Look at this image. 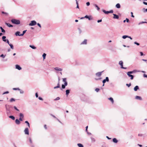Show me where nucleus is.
Here are the masks:
<instances>
[{"label": "nucleus", "mask_w": 147, "mask_h": 147, "mask_svg": "<svg viewBox=\"0 0 147 147\" xmlns=\"http://www.w3.org/2000/svg\"><path fill=\"white\" fill-rule=\"evenodd\" d=\"M86 5L87 6H88L90 5V3L89 2H87L86 3Z\"/></svg>", "instance_id": "obj_53"}, {"label": "nucleus", "mask_w": 147, "mask_h": 147, "mask_svg": "<svg viewBox=\"0 0 147 147\" xmlns=\"http://www.w3.org/2000/svg\"><path fill=\"white\" fill-rule=\"evenodd\" d=\"M16 123L17 125H19L20 124V121L18 119H16L15 120Z\"/></svg>", "instance_id": "obj_14"}, {"label": "nucleus", "mask_w": 147, "mask_h": 147, "mask_svg": "<svg viewBox=\"0 0 147 147\" xmlns=\"http://www.w3.org/2000/svg\"><path fill=\"white\" fill-rule=\"evenodd\" d=\"M54 69L56 71H62V69L59 68L58 67H55L54 68Z\"/></svg>", "instance_id": "obj_13"}, {"label": "nucleus", "mask_w": 147, "mask_h": 147, "mask_svg": "<svg viewBox=\"0 0 147 147\" xmlns=\"http://www.w3.org/2000/svg\"><path fill=\"white\" fill-rule=\"evenodd\" d=\"M20 91V94H22L24 93V91L22 90H21L20 89V90H19Z\"/></svg>", "instance_id": "obj_44"}, {"label": "nucleus", "mask_w": 147, "mask_h": 147, "mask_svg": "<svg viewBox=\"0 0 147 147\" xmlns=\"http://www.w3.org/2000/svg\"><path fill=\"white\" fill-rule=\"evenodd\" d=\"M60 99V98L59 97H57L55 99H54L55 100H59Z\"/></svg>", "instance_id": "obj_43"}, {"label": "nucleus", "mask_w": 147, "mask_h": 147, "mask_svg": "<svg viewBox=\"0 0 147 147\" xmlns=\"http://www.w3.org/2000/svg\"><path fill=\"white\" fill-rule=\"evenodd\" d=\"M65 86H64V84H62V89H64L65 88Z\"/></svg>", "instance_id": "obj_48"}, {"label": "nucleus", "mask_w": 147, "mask_h": 147, "mask_svg": "<svg viewBox=\"0 0 147 147\" xmlns=\"http://www.w3.org/2000/svg\"><path fill=\"white\" fill-rule=\"evenodd\" d=\"M6 38V37L5 36H3L2 37V39L3 41L5 42H6L7 41V40L5 39Z\"/></svg>", "instance_id": "obj_23"}, {"label": "nucleus", "mask_w": 147, "mask_h": 147, "mask_svg": "<svg viewBox=\"0 0 147 147\" xmlns=\"http://www.w3.org/2000/svg\"><path fill=\"white\" fill-rule=\"evenodd\" d=\"M147 23V22H139L138 24V25H140V24H144V23Z\"/></svg>", "instance_id": "obj_36"}, {"label": "nucleus", "mask_w": 147, "mask_h": 147, "mask_svg": "<svg viewBox=\"0 0 147 147\" xmlns=\"http://www.w3.org/2000/svg\"><path fill=\"white\" fill-rule=\"evenodd\" d=\"M20 32L17 31L15 33V35L16 36H21L20 35Z\"/></svg>", "instance_id": "obj_18"}, {"label": "nucleus", "mask_w": 147, "mask_h": 147, "mask_svg": "<svg viewBox=\"0 0 147 147\" xmlns=\"http://www.w3.org/2000/svg\"><path fill=\"white\" fill-rule=\"evenodd\" d=\"M94 6H95L96 7V8H97V10H100V8H99V7L98 6V5H96V4H94Z\"/></svg>", "instance_id": "obj_32"}, {"label": "nucleus", "mask_w": 147, "mask_h": 147, "mask_svg": "<svg viewBox=\"0 0 147 147\" xmlns=\"http://www.w3.org/2000/svg\"><path fill=\"white\" fill-rule=\"evenodd\" d=\"M9 92L8 91H6L5 92H4L3 94H7L9 93Z\"/></svg>", "instance_id": "obj_51"}, {"label": "nucleus", "mask_w": 147, "mask_h": 147, "mask_svg": "<svg viewBox=\"0 0 147 147\" xmlns=\"http://www.w3.org/2000/svg\"><path fill=\"white\" fill-rule=\"evenodd\" d=\"M38 99H39L40 100H43V99L41 97H38Z\"/></svg>", "instance_id": "obj_61"}, {"label": "nucleus", "mask_w": 147, "mask_h": 147, "mask_svg": "<svg viewBox=\"0 0 147 147\" xmlns=\"http://www.w3.org/2000/svg\"><path fill=\"white\" fill-rule=\"evenodd\" d=\"M102 11L104 13H105V14H108L109 13H110L109 11H107L104 9H103L102 10Z\"/></svg>", "instance_id": "obj_25"}, {"label": "nucleus", "mask_w": 147, "mask_h": 147, "mask_svg": "<svg viewBox=\"0 0 147 147\" xmlns=\"http://www.w3.org/2000/svg\"><path fill=\"white\" fill-rule=\"evenodd\" d=\"M134 44L136 45H140V44L136 42H134Z\"/></svg>", "instance_id": "obj_45"}, {"label": "nucleus", "mask_w": 147, "mask_h": 147, "mask_svg": "<svg viewBox=\"0 0 147 147\" xmlns=\"http://www.w3.org/2000/svg\"><path fill=\"white\" fill-rule=\"evenodd\" d=\"M123 62L122 61H120L119 62V64L121 66V68L124 69H126V68L124 67H123Z\"/></svg>", "instance_id": "obj_5"}, {"label": "nucleus", "mask_w": 147, "mask_h": 147, "mask_svg": "<svg viewBox=\"0 0 147 147\" xmlns=\"http://www.w3.org/2000/svg\"><path fill=\"white\" fill-rule=\"evenodd\" d=\"M87 43V40L86 39H85L82 42L80 45H86Z\"/></svg>", "instance_id": "obj_11"}, {"label": "nucleus", "mask_w": 147, "mask_h": 147, "mask_svg": "<svg viewBox=\"0 0 147 147\" xmlns=\"http://www.w3.org/2000/svg\"><path fill=\"white\" fill-rule=\"evenodd\" d=\"M138 89H139V87L138 86H136L134 88V90L135 91H137Z\"/></svg>", "instance_id": "obj_17"}, {"label": "nucleus", "mask_w": 147, "mask_h": 147, "mask_svg": "<svg viewBox=\"0 0 147 147\" xmlns=\"http://www.w3.org/2000/svg\"><path fill=\"white\" fill-rule=\"evenodd\" d=\"M15 67L16 68L19 70H20L22 69V68L19 65H16L15 66Z\"/></svg>", "instance_id": "obj_10"}, {"label": "nucleus", "mask_w": 147, "mask_h": 147, "mask_svg": "<svg viewBox=\"0 0 147 147\" xmlns=\"http://www.w3.org/2000/svg\"><path fill=\"white\" fill-rule=\"evenodd\" d=\"M134 72V71H128L127 72V73H128V74H133Z\"/></svg>", "instance_id": "obj_42"}, {"label": "nucleus", "mask_w": 147, "mask_h": 147, "mask_svg": "<svg viewBox=\"0 0 147 147\" xmlns=\"http://www.w3.org/2000/svg\"><path fill=\"white\" fill-rule=\"evenodd\" d=\"M26 31H27L26 30L23 31V32L22 33L20 34V35H21V36H23L24 35V34L26 33Z\"/></svg>", "instance_id": "obj_29"}, {"label": "nucleus", "mask_w": 147, "mask_h": 147, "mask_svg": "<svg viewBox=\"0 0 147 147\" xmlns=\"http://www.w3.org/2000/svg\"><path fill=\"white\" fill-rule=\"evenodd\" d=\"M76 4H77V5H78V1L77 0H76Z\"/></svg>", "instance_id": "obj_57"}, {"label": "nucleus", "mask_w": 147, "mask_h": 147, "mask_svg": "<svg viewBox=\"0 0 147 147\" xmlns=\"http://www.w3.org/2000/svg\"><path fill=\"white\" fill-rule=\"evenodd\" d=\"M90 138L91 140V142H95L96 140L94 138L92 137H91Z\"/></svg>", "instance_id": "obj_22"}, {"label": "nucleus", "mask_w": 147, "mask_h": 147, "mask_svg": "<svg viewBox=\"0 0 147 147\" xmlns=\"http://www.w3.org/2000/svg\"><path fill=\"white\" fill-rule=\"evenodd\" d=\"M30 47L32 49H35L36 48V47L33 45H30Z\"/></svg>", "instance_id": "obj_33"}, {"label": "nucleus", "mask_w": 147, "mask_h": 147, "mask_svg": "<svg viewBox=\"0 0 147 147\" xmlns=\"http://www.w3.org/2000/svg\"><path fill=\"white\" fill-rule=\"evenodd\" d=\"M77 145L79 147H84L83 145L80 143L78 144Z\"/></svg>", "instance_id": "obj_31"}, {"label": "nucleus", "mask_w": 147, "mask_h": 147, "mask_svg": "<svg viewBox=\"0 0 147 147\" xmlns=\"http://www.w3.org/2000/svg\"><path fill=\"white\" fill-rule=\"evenodd\" d=\"M37 24L36 22L34 20H32L31 22V23L29 24V26H33L36 25Z\"/></svg>", "instance_id": "obj_2"}, {"label": "nucleus", "mask_w": 147, "mask_h": 147, "mask_svg": "<svg viewBox=\"0 0 147 147\" xmlns=\"http://www.w3.org/2000/svg\"><path fill=\"white\" fill-rule=\"evenodd\" d=\"M138 136H142V134H138Z\"/></svg>", "instance_id": "obj_60"}, {"label": "nucleus", "mask_w": 147, "mask_h": 147, "mask_svg": "<svg viewBox=\"0 0 147 147\" xmlns=\"http://www.w3.org/2000/svg\"><path fill=\"white\" fill-rule=\"evenodd\" d=\"M109 12L110 13H113V10H111L109 11Z\"/></svg>", "instance_id": "obj_58"}, {"label": "nucleus", "mask_w": 147, "mask_h": 147, "mask_svg": "<svg viewBox=\"0 0 147 147\" xmlns=\"http://www.w3.org/2000/svg\"><path fill=\"white\" fill-rule=\"evenodd\" d=\"M14 108L15 109H16L17 111H19V110L18 109L16 106H14Z\"/></svg>", "instance_id": "obj_49"}, {"label": "nucleus", "mask_w": 147, "mask_h": 147, "mask_svg": "<svg viewBox=\"0 0 147 147\" xmlns=\"http://www.w3.org/2000/svg\"><path fill=\"white\" fill-rule=\"evenodd\" d=\"M35 96H36V98H37L38 97V94L36 92V94H35Z\"/></svg>", "instance_id": "obj_55"}, {"label": "nucleus", "mask_w": 147, "mask_h": 147, "mask_svg": "<svg viewBox=\"0 0 147 147\" xmlns=\"http://www.w3.org/2000/svg\"><path fill=\"white\" fill-rule=\"evenodd\" d=\"M29 142H30V143L31 144H32V141L31 140V138H29Z\"/></svg>", "instance_id": "obj_47"}, {"label": "nucleus", "mask_w": 147, "mask_h": 147, "mask_svg": "<svg viewBox=\"0 0 147 147\" xmlns=\"http://www.w3.org/2000/svg\"><path fill=\"white\" fill-rule=\"evenodd\" d=\"M5 24L8 26V27H13V26L12 25L10 24H9V23H5Z\"/></svg>", "instance_id": "obj_26"}, {"label": "nucleus", "mask_w": 147, "mask_h": 147, "mask_svg": "<svg viewBox=\"0 0 147 147\" xmlns=\"http://www.w3.org/2000/svg\"><path fill=\"white\" fill-rule=\"evenodd\" d=\"M13 90H20V89L19 88H13Z\"/></svg>", "instance_id": "obj_40"}, {"label": "nucleus", "mask_w": 147, "mask_h": 147, "mask_svg": "<svg viewBox=\"0 0 147 147\" xmlns=\"http://www.w3.org/2000/svg\"><path fill=\"white\" fill-rule=\"evenodd\" d=\"M9 117L13 120H14L15 119V117L13 116H10Z\"/></svg>", "instance_id": "obj_28"}, {"label": "nucleus", "mask_w": 147, "mask_h": 147, "mask_svg": "<svg viewBox=\"0 0 147 147\" xmlns=\"http://www.w3.org/2000/svg\"><path fill=\"white\" fill-rule=\"evenodd\" d=\"M24 132L25 134L28 135L29 134V129L28 128H26L24 130Z\"/></svg>", "instance_id": "obj_3"}, {"label": "nucleus", "mask_w": 147, "mask_h": 147, "mask_svg": "<svg viewBox=\"0 0 147 147\" xmlns=\"http://www.w3.org/2000/svg\"><path fill=\"white\" fill-rule=\"evenodd\" d=\"M0 28L1 29V32H2L5 33V30L2 28V27L1 26L0 27Z\"/></svg>", "instance_id": "obj_30"}, {"label": "nucleus", "mask_w": 147, "mask_h": 147, "mask_svg": "<svg viewBox=\"0 0 147 147\" xmlns=\"http://www.w3.org/2000/svg\"><path fill=\"white\" fill-rule=\"evenodd\" d=\"M66 79H67L66 78H64L63 79V82H64V85L65 86H66L67 85V83L66 81Z\"/></svg>", "instance_id": "obj_7"}, {"label": "nucleus", "mask_w": 147, "mask_h": 147, "mask_svg": "<svg viewBox=\"0 0 147 147\" xmlns=\"http://www.w3.org/2000/svg\"><path fill=\"white\" fill-rule=\"evenodd\" d=\"M84 18L88 19V20H93V18L91 16H88L87 15H86L85 16Z\"/></svg>", "instance_id": "obj_4"}, {"label": "nucleus", "mask_w": 147, "mask_h": 147, "mask_svg": "<svg viewBox=\"0 0 147 147\" xmlns=\"http://www.w3.org/2000/svg\"><path fill=\"white\" fill-rule=\"evenodd\" d=\"M103 71L101 72H99L98 73H97L96 74V75L98 76V77H100L102 73L103 72Z\"/></svg>", "instance_id": "obj_8"}, {"label": "nucleus", "mask_w": 147, "mask_h": 147, "mask_svg": "<svg viewBox=\"0 0 147 147\" xmlns=\"http://www.w3.org/2000/svg\"><path fill=\"white\" fill-rule=\"evenodd\" d=\"M99 89L98 88H96L95 89V90L97 92H98L99 91Z\"/></svg>", "instance_id": "obj_46"}, {"label": "nucleus", "mask_w": 147, "mask_h": 147, "mask_svg": "<svg viewBox=\"0 0 147 147\" xmlns=\"http://www.w3.org/2000/svg\"><path fill=\"white\" fill-rule=\"evenodd\" d=\"M15 101V99H14L13 98H11L10 99V101L11 102H12L13 101Z\"/></svg>", "instance_id": "obj_39"}, {"label": "nucleus", "mask_w": 147, "mask_h": 147, "mask_svg": "<svg viewBox=\"0 0 147 147\" xmlns=\"http://www.w3.org/2000/svg\"><path fill=\"white\" fill-rule=\"evenodd\" d=\"M109 79L108 77H106L105 79L104 80L102 81V83L103 84H105L106 82H109Z\"/></svg>", "instance_id": "obj_9"}, {"label": "nucleus", "mask_w": 147, "mask_h": 147, "mask_svg": "<svg viewBox=\"0 0 147 147\" xmlns=\"http://www.w3.org/2000/svg\"><path fill=\"white\" fill-rule=\"evenodd\" d=\"M5 106L6 110L7 111V114H8L10 112V110L7 108V105H5Z\"/></svg>", "instance_id": "obj_16"}, {"label": "nucleus", "mask_w": 147, "mask_h": 147, "mask_svg": "<svg viewBox=\"0 0 147 147\" xmlns=\"http://www.w3.org/2000/svg\"><path fill=\"white\" fill-rule=\"evenodd\" d=\"M37 25L40 28H41V25L40 24H39V23H37Z\"/></svg>", "instance_id": "obj_54"}, {"label": "nucleus", "mask_w": 147, "mask_h": 147, "mask_svg": "<svg viewBox=\"0 0 147 147\" xmlns=\"http://www.w3.org/2000/svg\"><path fill=\"white\" fill-rule=\"evenodd\" d=\"M6 56V55H4L3 54H1L0 56V57H2L3 58H4Z\"/></svg>", "instance_id": "obj_35"}, {"label": "nucleus", "mask_w": 147, "mask_h": 147, "mask_svg": "<svg viewBox=\"0 0 147 147\" xmlns=\"http://www.w3.org/2000/svg\"><path fill=\"white\" fill-rule=\"evenodd\" d=\"M20 118L19 119V120L20 121H22V119L24 118V115L22 113H20Z\"/></svg>", "instance_id": "obj_6"}, {"label": "nucleus", "mask_w": 147, "mask_h": 147, "mask_svg": "<svg viewBox=\"0 0 147 147\" xmlns=\"http://www.w3.org/2000/svg\"><path fill=\"white\" fill-rule=\"evenodd\" d=\"M143 76L144 77L147 78V75H146L144 74Z\"/></svg>", "instance_id": "obj_63"}, {"label": "nucleus", "mask_w": 147, "mask_h": 147, "mask_svg": "<svg viewBox=\"0 0 147 147\" xmlns=\"http://www.w3.org/2000/svg\"><path fill=\"white\" fill-rule=\"evenodd\" d=\"M108 99L109 100H110L111 102H112V103H113L114 100H113V98H112L111 97H110V98H109Z\"/></svg>", "instance_id": "obj_27"}, {"label": "nucleus", "mask_w": 147, "mask_h": 147, "mask_svg": "<svg viewBox=\"0 0 147 147\" xmlns=\"http://www.w3.org/2000/svg\"><path fill=\"white\" fill-rule=\"evenodd\" d=\"M51 115L54 118H57L54 115H53L52 114H51Z\"/></svg>", "instance_id": "obj_59"}, {"label": "nucleus", "mask_w": 147, "mask_h": 147, "mask_svg": "<svg viewBox=\"0 0 147 147\" xmlns=\"http://www.w3.org/2000/svg\"><path fill=\"white\" fill-rule=\"evenodd\" d=\"M25 123L27 124V125L29 127H30V124L28 121H25Z\"/></svg>", "instance_id": "obj_37"}, {"label": "nucleus", "mask_w": 147, "mask_h": 147, "mask_svg": "<svg viewBox=\"0 0 147 147\" xmlns=\"http://www.w3.org/2000/svg\"><path fill=\"white\" fill-rule=\"evenodd\" d=\"M12 23L16 24H20V21L19 20L15 19H12L11 20Z\"/></svg>", "instance_id": "obj_1"}, {"label": "nucleus", "mask_w": 147, "mask_h": 147, "mask_svg": "<svg viewBox=\"0 0 147 147\" xmlns=\"http://www.w3.org/2000/svg\"><path fill=\"white\" fill-rule=\"evenodd\" d=\"M144 9V12H147V8L146 9Z\"/></svg>", "instance_id": "obj_62"}, {"label": "nucleus", "mask_w": 147, "mask_h": 147, "mask_svg": "<svg viewBox=\"0 0 147 147\" xmlns=\"http://www.w3.org/2000/svg\"><path fill=\"white\" fill-rule=\"evenodd\" d=\"M127 74L129 77H131V79L132 80L134 78V76L131 74L127 73Z\"/></svg>", "instance_id": "obj_15"}, {"label": "nucleus", "mask_w": 147, "mask_h": 147, "mask_svg": "<svg viewBox=\"0 0 147 147\" xmlns=\"http://www.w3.org/2000/svg\"><path fill=\"white\" fill-rule=\"evenodd\" d=\"M135 98L136 99H139L140 100H142V98L141 97L138 96H136L135 97Z\"/></svg>", "instance_id": "obj_24"}, {"label": "nucleus", "mask_w": 147, "mask_h": 147, "mask_svg": "<svg viewBox=\"0 0 147 147\" xmlns=\"http://www.w3.org/2000/svg\"><path fill=\"white\" fill-rule=\"evenodd\" d=\"M113 142L115 143H117L118 142V140L116 138H114L113 139Z\"/></svg>", "instance_id": "obj_20"}, {"label": "nucleus", "mask_w": 147, "mask_h": 147, "mask_svg": "<svg viewBox=\"0 0 147 147\" xmlns=\"http://www.w3.org/2000/svg\"><path fill=\"white\" fill-rule=\"evenodd\" d=\"M131 16L133 18L134 17V16L133 15V13L132 12H131Z\"/></svg>", "instance_id": "obj_56"}, {"label": "nucleus", "mask_w": 147, "mask_h": 147, "mask_svg": "<svg viewBox=\"0 0 147 147\" xmlns=\"http://www.w3.org/2000/svg\"><path fill=\"white\" fill-rule=\"evenodd\" d=\"M128 37V36L127 35H124L122 36V38L123 39H125L126 38H127Z\"/></svg>", "instance_id": "obj_38"}, {"label": "nucleus", "mask_w": 147, "mask_h": 147, "mask_svg": "<svg viewBox=\"0 0 147 147\" xmlns=\"http://www.w3.org/2000/svg\"><path fill=\"white\" fill-rule=\"evenodd\" d=\"M46 54L45 53H44L42 55V57H43V59H45L46 56Z\"/></svg>", "instance_id": "obj_34"}, {"label": "nucleus", "mask_w": 147, "mask_h": 147, "mask_svg": "<svg viewBox=\"0 0 147 147\" xmlns=\"http://www.w3.org/2000/svg\"><path fill=\"white\" fill-rule=\"evenodd\" d=\"M116 7L117 8H119L121 7V6L119 3H117L116 5Z\"/></svg>", "instance_id": "obj_21"}, {"label": "nucleus", "mask_w": 147, "mask_h": 147, "mask_svg": "<svg viewBox=\"0 0 147 147\" xmlns=\"http://www.w3.org/2000/svg\"><path fill=\"white\" fill-rule=\"evenodd\" d=\"M143 3L145 5H147V2H143Z\"/></svg>", "instance_id": "obj_64"}, {"label": "nucleus", "mask_w": 147, "mask_h": 147, "mask_svg": "<svg viewBox=\"0 0 147 147\" xmlns=\"http://www.w3.org/2000/svg\"><path fill=\"white\" fill-rule=\"evenodd\" d=\"M126 86H128V87H129L130 86H131V83H130L129 84H126Z\"/></svg>", "instance_id": "obj_52"}, {"label": "nucleus", "mask_w": 147, "mask_h": 147, "mask_svg": "<svg viewBox=\"0 0 147 147\" xmlns=\"http://www.w3.org/2000/svg\"><path fill=\"white\" fill-rule=\"evenodd\" d=\"M113 15L114 16V17H113V18L114 19H118L119 18V16L118 15H117L115 14H113Z\"/></svg>", "instance_id": "obj_12"}, {"label": "nucleus", "mask_w": 147, "mask_h": 147, "mask_svg": "<svg viewBox=\"0 0 147 147\" xmlns=\"http://www.w3.org/2000/svg\"><path fill=\"white\" fill-rule=\"evenodd\" d=\"M86 132H87V133L88 135L89 136V135H90L92 134L91 133L89 132L88 131Z\"/></svg>", "instance_id": "obj_50"}, {"label": "nucleus", "mask_w": 147, "mask_h": 147, "mask_svg": "<svg viewBox=\"0 0 147 147\" xmlns=\"http://www.w3.org/2000/svg\"><path fill=\"white\" fill-rule=\"evenodd\" d=\"M70 92V90H66V94L67 96Z\"/></svg>", "instance_id": "obj_19"}, {"label": "nucleus", "mask_w": 147, "mask_h": 147, "mask_svg": "<svg viewBox=\"0 0 147 147\" xmlns=\"http://www.w3.org/2000/svg\"><path fill=\"white\" fill-rule=\"evenodd\" d=\"M9 45L10 46L11 48L13 49H14L13 46V45L11 44H9Z\"/></svg>", "instance_id": "obj_41"}]
</instances>
